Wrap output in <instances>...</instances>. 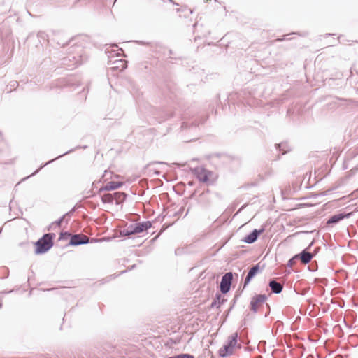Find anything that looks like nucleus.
<instances>
[{
	"instance_id": "f257e3e1",
	"label": "nucleus",
	"mask_w": 358,
	"mask_h": 358,
	"mask_svg": "<svg viewBox=\"0 0 358 358\" xmlns=\"http://www.w3.org/2000/svg\"><path fill=\"white\" fill-rule=\"evenodd\" d=\"M238 332H234L229 335L222 347L219 349L218 355L222 358L233 355L234 350L241 349L242 347L241 344L238 342Z\"/></svg>"
},
{
	"instance_id": "f03ea898",
	"label": "nucleus",
	"mask_w": 358,
	"mask_h": 358,
	"mask_svg": "<svg viewBox=\"0 0 358 358\" xmlns=\"http://www.w3.org/2000/svg\"><path fill=\"white\" fill-rule=\"evenodd\" d=\"M55 233L44 234L38 241L34 243L36 255H43L48 252L54 245Z\"/></svg>"
},
{
	"instance_id": "7ed1b4c3",
	"label": "nucleus",
	"mask_w": 358,
	"mask_h": 358,
	"mask_svg": "<svg viewBox=\"0 0 358 358\" xmlns=\"http://www.w3.org/2000/svg\"><path fill=\"white\" fill-rule=\"evenodd\" d=\"M81 55L69 54L61 59V65L67 69H73L84 62Z\"/></svg>"
},
{
	"instance_id": "20e7f679",
	"label": "nucleus",
	"mask_w": 358,
	"mask_h": 358,
	"mask_svg": "<svg viewBox=\"0 0 358 358\" xmlns=\"http://www.w3.org/2000/svg\"><path fill=\"white\" fill-rule=\"evenodd\" d=\"M127 194L124 192L106 193L100 195V198L103 203L112 204L114 202L116 205H119L126 200Z\"/></svg>"
},
{
	"instance_id": "39448f33",
	"label": "nucleus",
	"mask_w": 358,
	"mask_h": 358,
	"mask_svg": "<svg viewBox=\"0 0 358 358\" xmlns=\"http://www.w3.org/2000/svg\"><path fill=\"white\" fill-rule=\"evenodd\" d=\"M268 296L265 294H255L250 300V309L253 313H257L258 310L266 303Z\"/></svg>"
},
{
	"instance_id": "423d86ee",
	"label": "nucleus",
	"mask_w": 358,
	"mask_h": 358,
	"mask_svg": "<svg viewBox=\"0 0 358 358\" xmlns=\"http://www.w3.org/2000/svg\"><path fill=\"white\" fill-rule=\"evenodd\" d=\"M98 241L95 238H90L88 236L82 234H73L71 236V239L68 243L70 246H78L80 245L92 243L97 242Z\"/></svg>"
},
{
	"instance_id": "0eeeda50",
	"label": "nucleus",
	"mask_w": 358,
	"mask_h": 358,
	"mask_svg": "<svg viewBox=\"0 0 358 358\" xmlns=\"http://www.w3.org/2000/svg\"><path fill=\"white\" fill-rule=\"evenodd\" d=\"M233 278L234 275L232 272H227L222 276L220 283V289L222 294H226L230 291Z\"/></svg>"
},
{
	"instance_id": "6e6552de",
	"label": "nucleus",
	"mask_w": 358,
	"mask_h": 358,
	"mask_svg": "<svg viewBox=\"0 0 358 358\" xmlns=\"http://www.w3.org/2000/svg\"><path fill=\"white\" fill-rule=\"evenodd\" d=\"M87 148V145H78L72 149H70L69 150L66 151V152L56 157L55 159H52L51 160H49L47 162L44 163V164H42L40 167L36 169L33 173H31L30 176H27V178H23L22 180H26L27 178L31 177V176H34L35 175H36L43 168H44L45 166H48V164H52L53 162H55V160L66 155H69L70 153H72L73 152H74L75 150H78V149H80V148H82V149H86Z\"/></svg>"
},
{
	"instance_id": "1a4fd4ad",
	"label": "nucleus",
	"mask_w": 358,
	"mask_h": 358,
	"mask_svg": "<svg viewBox=\"0 0 358 358\" xmlns=\"http://www.w3.org/2000/svg\"><path fill=\"white\" fill-rule=\"evenodd\" d=\"M353 215V212H349V213H339L336 214H334L331 215L329 219L326 222V224L327 226L333 227L335 224H337L341 221L343 220L344 219H348L351 217Z\"/></svg>"
},
{
	"instance_id": "9d476101",
	"label": "nucleus",
	"mask_w": 358,
	"mask_h": 358,
	"mask_svg": "<svg viewBox=\"0 0 358 358\" xmlns=\"http://www.w3.org/2000/svg\"><path fill=\"white\" fill-rule=\"evenodd\" d=\"M260 268V263L253 265L248 271L247 275L243 282V289H244L251 282V280L262 271Z\"/></svg>"
},
{
	"instance_id": "9b49d317",
	"label": "nucleus",
	"mask_w": 358,
	"mask_h": 358,
	"mask_svg": "<svg viewBox=\"0 0 358 358\" xmlns=\"http://www.w3.org/2000/svg\"><path fill=\"white\" fill-rule=\"evenodd\" d=\"M265 231L264 227H262L260 229H255L248 234H247L241 241L243 243L248 244L254 243L259 236Z\"/></svg>"
},
{
	"instance_id": "f8f14e48",
	"label": "nucleus",
	"mask_w": 358,
	"mask_h": 358,
	"mask_svg": "<svg viewBox=\"0 0 358 358\" xmlns=\"http://www.w3.org/2000/svg\"><path fill=\"white\" fill-rule=\"evenodd\" d=\"M124 183L120 181H110L106 185H103L99 190L98 193L100 194L103 191H113L117 189L122 187Z\"/></svg>"
},
{
	"instance_id": "ddd939ff",
	"label": "nucleus",
	"mask_w": 358,
	"mask_h": 358,
	"mask_svg": "<svg viewBox=\"0 0 358 358\" xmlns=\"http://www.w3.org/2000/svg\"><path fill=\"white\" fill-rule=\"evenodd\" d=\"M195 172L197 176V178L200 182H206L209 180L210 171L204 168H196Z\"/></svg>"
},
{
	"instance_id": "4468645a",
	"label": "nucleus",
	"mask_w": 358,
	"mask_h": 358,
	"mask_svg": "<svg viewBox=\"0 0 358 358\" xmlns=\"http://www.w3.org/2000/svg\"><path fill=\"white\" fill-rule=\"evenodd\" d=\"M295 257L301 259L304 264H307L312 260L313 255L307 249H303L300 253L295 255Z\"/></svg>"
},
{
	"instance_id": "2eb2a0df",
	"label": "nucleus",
	"mask_w": 358,
	"mask_h": 358,
	"mask_svg": "<svg viewBox=\"0 0 358 358\" xmlns=\"http://www.w3.org/2000/svg\"><path fill=\"white\" fill-rule=\"evenodd\" d=\"M136 234H141L147 231L152 227V222L150 221H143L134 224Z\"/></svg>"
},
{
	"instance_id": "dca6fc26",
	"label": "nucleus",
	"mask_w": 358,
	"mask_h": 358,
	"mask_svg": "<svg viewBox=\"0 0 358 358\" xmlns=\"http://www.w3.org/2000/svg\"><path fill=\"white\" fill-rule=\"evenodd\" d=\"M268 286L273 294L281 293L284 287L283 284L278 282L275 278L269 280Z\"/></svg>"
},
{
	"instance_id": "f3484780",
	"label": "nucleus",
	"mask_w": 358,
	"mask_h": 358,
	"mask_svg": "<svg viewBox=\"0 0 358 358\" xmlns=\"http://www.w3.org/2000/svg\"><path fill=\"white\" fill-rule=\"evenodd\" d=\"M227 301V299L222 297V293L217 292L215 295V297L211 302L210 306V308L216 307L219 308L222 305H223Z\"/></svg>"
},
{
	"instance_id": "a211bd4d",
	"label": "nucleus",
	"mask_w": 358,
	"mask_h": 358,
	"mask_svg": "<svg viewBox=\"0 0 358 358\" xmlns=\"http://www.w3.org/2000/svg\"><path fill=\"white\" fill-rule=\"evenodd\" d=\"M134 224H131L126 229L120 231V237H130L131 235L136 234Z\"/></svg>"
},
{
	"instance_id": "6ab92c4d",
	"label": "nucleus",
	"mask_w": 358,
	"mask_h": 358,
	"mask_svg": "<svg viewBox=\"0 0 358 358\" xmlns=\"http://www.w3.org/2000/svg\"><path fill=\"white\" fill-rule=\"evenodd\" d=\"M134 43H136L138 45H147L150 47L151 51H155V49L160 46V43L158 42H146L144 41H134Z\"/></svg>"
},
{
	"instance_id": "aec40b11",
	"label": "nucleus",
	"mask_w": 358,
	"mask_h": 358,
	"mask_svg": "<svg viewBox=\"0 0 358 358\" xmlns=\"http://www.w3.org/2000/svg\"><path fill=\"white\" fill-rule=\"evenodd\" d=\"M199 122L196 120H192L191 122L184 121L181 124V129L185 130L186 129H196Z\"/></svg>"
},
{
	"instance_id": "412c9836",
	"label": "nucleus",
	"mask_w": 358,
	"mask_h": 358,
	"mask_svg": "<svg viewBox=\"0 0 358 358\" xmlns=\"http://www.w3.org/2000/svg\"><path fill=\"white\" fill-rule=\"evenodd\" d=\"M211 157H217L219 159H222L223 162L227 163L233 160V157L231 155H229L224 152H215L211 154Z\"/></svg>"
},
{
	"instance_id": "4be33fe9",
	"label": "nucleus",
	"mask_w": 358,
	"mask_h": 358,
	"mask_svg": "<svg viewBox=\"0 0 358 358\" xmlns=\"http://www.w3.org/2000/svg\"><path fill=\"white\" fill-rule=\"evenodd\" d=\"M275 148L276 151L281 152L282 155L286 154L289 150L288 144L285 142L275 144Z\"/></svg>"
},
{
	"instance_id": "5701e85b",
	"label": "nucleus",
	"mask_w": 358,
	"mask_h": 358,
	"mask_svg": "<svg viewBox=\"0 0 358 358\" xmlns=\"http://www.w3.org/2000/svg\"><path fill=\"white\" fill-rule=\"evenodd\" d=\"M80 207V206L76 204L74 206L73 208H72L69 212L66 213L64 215H63L65 218H67L66 220V222H69V220L71 217V216L73 215V213H75V211L79 208Z\"/></svg>"
},
{
	"instance_id": "b1692460",
	"label": "nucleus",
	"mask_w": 358,
	"mask_h": 358,
	"mask_svg": "<svg viewBox=\"0 0 358 358\" xmlns=\"http://www.w3.org/2000/svg\"><path fill=\"white\" fill-rule=\"evenodd\" d=\"M152 64L149 62L145 61L142 62L138 64V68L143 71V70H150L152 68Z\"/></svg>"
},
{
	"instance_id": "393cba45",
	"label": "nucleus",
	"mask_w": 358,
	"mask_h": 358,
	"mask_svg": "<svg viewBox=\"0 0 358 358\" xmlns=\"http://www.w3.org/2000/svg\"><path fill=\"white\" fill-rule=\"evenodd\" d=\"M8 150L5 141L2 138L1 134L0 133V155H3Z\"/></svg>"
},
{
	"instance_id": "a878e982",
	"label": "nucleus",
	"mask_w": 358,
	"mask_h": 358,
	"mask_svg": "<svg viewBox=\"0 0 358 358\" xmlns=\"http://www.w3.org/2000/svg\"><path fill=\"white\" fill-rule=\"evenodd\" d=\"M71 236L72 235L71 234V233L69 231H62L59 234L58 241H65L69 238L70 240Z\"/></svg>"
},
{
	"instance_id": "bb28decb",
	"label": "nucleus",
	"mask_w": 358,
	"mask_h": 358,
	"mask_svg": "<svg viewBox=\"0 0 358 358\" xmlns=\"http://www.w3.org/2000/svg\"><path fill=\"white\" fill-rule=\"evenodd\" d=\"M115 63L120 64V66H115L113 67V69H120L121 71H122L125 69L127 66L126 61L122 59L116 60Z\"/></svg>"
},
{
	"instance_id": "cd10ccee",
	"label": "nucleus",
	"mask_w": 358,
	"mask_h": 358,
	"mask_svg": "<svg viewBox=\"0 0 358 358\" xmlns=\"http://www.w3.org/2000/svg\"><path fill=\"white\" fill-rule=\"evenodd\" d=\"M19 85L17 81L13 80L10 82V83L7 85L6 90L8 92H10L12 90H15Z\"/></svg>"
},
{
	"instance_id": "c85d7f7f",
	"label": "nucleus",
	"mask_w": 358,
	"mask_h": 358,
	"mask_svg": "<svg viewBox=\"0 0 358 358\" xmlns=\"http://www.w3.org/2000/svg\"><path fill=\"white\" fill-rule=\"evenodd\" d=\"M166 164L165 162H159V161H155V162H152L151 163H150L148 166L150 169V171H154V173L156 175V176H160L161 174V172L158 170H156V169H152L151 168V166L154 164Z\"/></svg>"
},
{
	"instance_id": "c756f323",
	"label": "nucleus",
	"mask_w": 358,
	"mask_h": 358,
	"mask_svg": "<svg viewBox=\"0 0 358 358\" xmlns=\"http://www.w3.org/2000/svg\"><path fill=\"white\" fill-rule=\"evenodd\" d=\"M168 358H195L193 355L189 353H180L174 356L169 357Z\"/></svg>"
},
{
	"instance_id": "7c9ffc66",
	"label": "nucleus",
	"mask_w": 358,
	"mask_h": 358,
	"mask_svg": "<svg viewBox=\"0 0 358 358\" xmlns=\"http://www.w3.org/2000/svg\"><path fill=\"white\" fill-rule=\"evenodd\" d=\"M184 210H185V206H182L180 208V209L178 211H176L171 214H169L170 212L169 211L166 215H169V217H179L182 215Z\"/></svg>"
},
{
	"instance_id": "2f4dec72",
	"label": "nucleus",
	"mask_w": 358,
	"mask_h": 358,
	"mask_svg": "<svg viewBox=\"0 0 358 358\" xmlns=\"http://www.w3.org/2000/svg\"><path fill=\"white\" fill-rule=\"evenodd\" d=\"M298 260L296 257H295V255H294L291 259H289L287 262V266L292 267L293 264L296 262V261Z\"/></svg>"
},
{
	"instance_id": "473e14b6",
	"label": "nucleus",
	"mask_w": 358,
	"mask_h": 358,
	"mask_svg": "<svg viewBox=\"0 0 358 358\" xmlns=\"http://www.w3.org/2000/svg\"><path fill=\"white\" fill-rule=\"evenodd\" d=\"M173 114H169V113H165L164 114V115L161 117V118H162V120H163V121H164V120H166L169 119L170 117H173Z\"/></svg>"
},
{
	"instance_id": "72a5a7b5",
	"label": "nucleus",
	"mask_w": 358,
	"mask_h": 358,
	"mask_svg": "<svg viewBox=\"0 0 358 358\" xmlns=\"http://www.w3.org/2000/svg\"><path fill=\"white\" fill-rule=\"evenodd\" d=\"M239 296H240V294H236V295L234 296V299H232V301H231V306H230V307H232V308L234 307V306H235V304H236V301H237V300H238V299Z\"/></svg>"
},
{
	"instance_id": "f704fd0d",
	"label": "nucleus",
	"mask_w": 358,
	"mask_h": 358,
	"mask_svg": "<svg viewBox=\"0 0 358 358\" xmlns=\"http://www.w3.org/2000/svg\"><path fill=\"white\" fill-rule=\"evenodd\" d=\"M87 0H75L71 8H76L80 2L87 3Z\"/></svg>"
},
{
	"instance_id": "c9c22d12",
	"label": "nucleus",
	"mask_w": 358,
	"mask_h": 358,
	"mask_svg": "<svg viewBox=\"0 0 358 358\" xmlns=\"http://www.w3.org/2000/svg\"><path fill=\"white\" fill-rule=\"evenodd\" d=\"M65 219V217L62 215L61 217H59L57 220H56L54 224H55L57 226H60L63 220Z\"/></svg>"
},
{
	"instance_id": "e433bc0d",
	"label": "nucleus",
	"mask_w": 358,
	"mask_h": 358,
	"mask_svg": "<svg viewBox=\"0 0 358 358\" xmlns=\"http://www.w3.org/2000/svg\"><path fill=\"white\" fill-rule=\"evenodd\" d=\"M232 310V307H230L227 310H226L224 313V315H225V318H224V321L227 320V317L229 316L230 312Z\"/></svg>"
},
{
	"instance_id": "4c0bfd02",
	"label": "nucleus",
	"mask_w": 358,
	"mask_h": 358,
	"mask_svg": "<svg viewBox=\"0 0 358 358\" xmlns=\"http://www.w3.org/2000/svg\"><path fill=\"white\" fill-rule=\"evenodd\" d=\"M275 325L277 326L278 327H279L283 325V322L280 320H277L275 323Z\"/></svg>"
},
{
	"instance_id": "58836bf2",
	"label": "nucleus",
	"mask_w": 358,
	"mask_h": 358,
	"mask_svg": "<svg viewBox=\"0 0 358 358\" xmlns=\"http://www.w3.org/2000/svg\"><path fill=\"white\" fill-rule=\"evenodd\" d=\"M352 196L354 198H358V189L355 190V191L352 193Z\"/></svg>"
},
{
	"instance_id": "ea45409f",
	"label": "nucleus",
	"mask_w": 358,
	"mask_h": 358,
	"mask_svg": "<svg viewBox=\"0 0 358 358\" xmlns=\"http://www.w3.org/2000/svg\"><path fill=\"white\" fill-rule=\"evenodd\" d=\"M45 34L44 32H39V33L38 34V37H39V38H43V39H44V38H45Z\"/></svg>"
},
{
	"instance_id": "a19ab883",
	"label": "nucleus",
	"mask_w": 358,
	"mask_h": 358,
	"mask_svg": "<svg viewBox=\"0 0 358 358\" xmlns=\"http://www.w3.org/2000/svg\"><path fill=\"white\" fill-rule=\"evenodd\" d=\"M117 51H121L122 52V54H120L119 52H117L116 54L117 56H121V55H123L124 57H125L126 55L124 54V51L122 48H119Z\"/></svg>"
},
{
	"instance_id": "79ce46f5",
	"label": "nucleus",
	"mask_w": 358,
	"mask_h": 358,
	"mask_svg": "<svg viewBox=\"0 0 358 358\" xmlns=\"http://www.w3.org/2000/svg\"><path fill=\"white\" fill-rule=\"evenodd\" d=\"M108 174H111V173H110V172H108V171H105V172H104V173H103V176H102V177H103V178H106V179H105V180H108V178H107V175H108Z\"/></svg>"
},
{
	"instance_id": "37998d69",
	"label": "nucleus",
	"mask_w": 358,
	"mask_h": 358,
	"mask_svg": "<svg viewBox=\"0 0 358 358\" xmlns=\"http://www.w3.org/2000/svg\"><path fill=\"white\" fill-rule=\"evenodd\" d=\"M3 270H4L6 272V275L3 277V278H6L8 277V269L7 268H3Z\"/></svg>"
},
{
	"instance_id": "c03bdc74",
	"label": "nucleus",
	"mask_w": 358,
	"mask_h": 358,
	"mask_svg": "<svg viewBox=\"0 0 358 358\" xmlns=\"http://www.w3.org/2000/svg\"><path fill=\"white\" fill-rule=\"evenodd\" d=\"M266 307L268 308V312H266L265 317H266L270 313V306L266 303Z\"/></svg>"
},
{
	"instance_id": "a18cd8bd",
	"label": "nucleus",
	"mask_w": 358,
	"mask_h": 358,
	"mask_svg": "<svg viewBox=\"0 0 358 358\" xmlns=\"http://www.w3.org/2000/svg\"><path fill=\"white\" fill-rule=\"evenodd\" d=\"M313 245V242L310 243L309 244V245L306 249H307V250L308 251V250H310V248L312 247Z\"/></svg>"
},
{
	"instance_id": "49530a36",
	"label": "nucleus",
	"mask_w": 358,
	"mask_h": 358,
	"mask_svg": "<svg viewBox=\"0 0 358 358\" xmlns=\"http://www.w3.org/2000/svg\"><path fill=\"white\" fill-rule=\"evenodd\" d=\"M189 211V207L187 208V212H186V213H185L184 217H186L188 215Z\"/></svg>"
},
{
	"instance_id": "de8ad7c7",
	"label": "nucleus",
	"mask_w": 358,
	"mask_h": 358,
	"mask_svg": "<svg viewBox=\"0 0 358 358\" xmlns=\"http://www.w3.org/2000/svg\"><path fill=\"white\" fill-rule=\"evenodd\" d=\"M331 191V189H328L327 191L325 192V193L324 194V195H327L329 192H330Z\"/></svg>"
},
{
	"instance_id": "09e8293b",
	"label": "nucleus",
	"mask_w": 358,
	"mask_h": 358,
	"mask_svg": "<svg viewBox=\"0 0 358 358\" xmlns=\"http://www.w3.org/2000/svg\"><path fill=\"white\" fill-rule=\"evenodd\" d=\"M93 196H94V194H89V195L86 196V198H90V197H92Z\"/></svg>"
},
{
	"instance_id": "8fccbe9b",
	"label": "nucleus",
	"mask_w": 358,
	"mask_h": 358,
	"mask_svg": "<svg viewBox=\"0 0 358 358\" xmlns=\"http://www.w3.org/2000/svg\"><path fill=\"white\" fill-rule=\"evenodd\" d=\"M54 224V223H52L48 228V230H50L52 228V225Z\"/></svg>"
},
{
	"instance_id": "3c124183",
	"label": "nucleus",
	"mask_w": 358,
	"mask_h": 358,
	"mask_svg": "<svg viewBox=\"0 0 358 358\" xmlns=\"http://www.w3.org/2000/svg\"><path fill=\"white\" fill-rule=\"evenodd\" d=\"M180 11H181V9H180V8H177V9H176V12H177V13H179V12H180Z\"/></svg>"
},
{
	"instance_id": "603ef678",
	"label": "nucleus",
	"mask_w": 358,
	"mask_h": 358,
	"mask_svg": "<svg viewBox=\"0 0 358 358\" xmlns=\"http://www.w3.org/2000/svg\"><path fill=\"white\" fill-rule=\"evenodd\" d=\"M197 26H198V23H197V22H196V23H195V24L193 25V27H194V28H196Z\"/></svg>"
},
{
	"instance_id": "864d4df0",
	"label": "nucleus",
	"mask_w": 358,
	"mask_h": 358,
	"mask_svg": "<svg viewBox=\"0 0 358 358\" xmlns=\"http://www.w3.org/2000/svg\"><path fill=\"white\" fill-rule=\"evenodd\" d=\"M341 37H342V36H340L338 38V40L339 41V43H341V41H340V40H341Z\"/></svg>"
},
{
	"instance_id": "5fc2aeb1",
	"label": "nucleus",
	"mask_w": 358,
	"mask_h": 358,
	"mask_svg": "<svg viewBox=\"0 0 358 358\" xmlns=\"http://www.w3.org/2000/svg\"><path fill=\"white\" fill-rule=\"evenodd\" d=\"M244 206H241V208L239 209V210H238V211H241L242 209H243Z\"/></svg>"
},
{
	"instance_id": "6e6d98bb",
	"label": "nucleus",
	"mask_w": 358,
	"mask_h": 358,
	"mask_svg": "<svg viewBox=\"0 0 358 358\" xmlns=\"http://www.w3.org/2000/svg\"><path fill=\"white\" fill-rule=\"evenodd\" d=\"M2 231H3L2 227H0V234H1Z\"/></svg>"
},
{
	"instance_id": "4d7b16f0",
	"label": "nucleus",
	"mask_w": 358,
	"mask_h": 358,
	"mask_svg": "<svg viewBox=\"0 0 358 358\" xmlns=\"http://www.w3.org/2000/svg\"><path fill=\"white\" fill-rule=\"evenodd\" d=\"M134 267H135V265L131 266V268L129 270H131L132 268H134Z\"/></svg>"
},
{
	"instance_id": "13d9d810",
	"label": "nucleus",
	"mask_w": 358,
	"mask_h": 358,
	"mask_svg": "<svg viewBox=\"0 0 358 358\" xmlns=\"http://www.w3.org/2000/svg\"><path fill=\"white\" fill-rule=\"evenodd\" d=\"M160 220V215H159V216H158V217L156 219V220Z\"/></svg>"
},
{
	"instance_id": "bf43d9fd",
	"label": "nucleus",
	"mask_w": 358,
	"mask_h": 358,
	"mask_svg": "<svg viewBox=\"0 0 358 358\" xmlns=\"http://www.w3.org/2000/svg\"><path fill=\"white\" fill-rule=\"evenodd\" d=\"M194 196V193H193V194L191 195L190 198H193V196Z\"/></svg>"
},
{
	"instance_id": "052dcab7",
	"label": "nucleus",
	"mask_w": 358,
	"mask_h": 358,
	"mask_svg": "<svg viewBox=\"0 0 358 358\" xmlns=\"http://www.w3.org/2000/svg\"><path fill=\"white\" fill-rule=\"evenodd\" d=\"M126 272H127V271H123L121 272V273H124Z\"/></svg>"
},
{
	"instance_id": "680f3d73",
	"label": "nucleus",
	"mask_w": 358,
	"mask_h": 358,
	"mask_svg": "<svg viewBox=\"0 0 358 358\" xmlns=\"http://www.w3.org/2000/svg\"><path fill=\"white\" fill-rule=\"evenodd\" d=\"M292 34H298V33L294 32V33H292Z\"/></svg>"
},
{
	"instance_id": "e2e57ef3",
	"label": "nucleus",
	"mask_w": 358,
	"mask_h": 358,
	"mask_svg": "<svg viewBox=\"0 0 358 358\" xmlns=\"http://www.w3.org/2000/svg\"><path fill=\"white\" fill-rule=\"evenodd\" d=\"M170 2H173V0H169Z\"/></svg>"
}]
</instances>
